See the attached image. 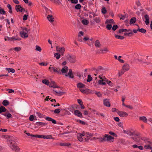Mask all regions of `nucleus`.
Here are the masks:
<instances>
[{
    "mask_svg": "<svg viewBox=\"0 0 152 152\" xmlns=\"http://www.w3.org/2000/svg\"><path fill=\"white\" fill-rule=\"evenodd\" d=\"M114 139L113 137L107 134H105L103 137H100L96 138L97 139L99 140V142H100L106 141L108 142L113 140Z\"/></svg>",
    "mask_w": 152,
    "mask_h": 152,
    "instance_id": "nucleus-1",
    "label": "nucleus"
},
{
    "mask_svg": "<svg viewBox=\"0 0 152 152\" xmlns=\"http://www.w3.org/2000/svg\"><path fill=\"white\" fill-rule=\"evenodd\" d=\"M130 69V66L129 64L125 63L122 66L121 70L118 71V75L119 77H121L126 71H128Z\"/></svg>",
    "mask_w": 152,
    "mask_h": 152,
    "instance_id": "nucleus-2",
    "label": "nucleus"
},
{
    "mask_svg": "<svg viewBox=\"0 0 152 152\" xmlns=\"http://www.w3.org/2000/svg\"><path fill=\"white\" fill-rule=\"evenodd\" d=\"M69 61L72 63H75L76 62V57L72 55H68L67 56Z\"/></svg>",
    "mask_w": 152,
    "mask_h": 152,
    "instance_id": "nucleus-3",
    "label": "nucleus"
},
{
    "mask_svg": "<svg viewBox=\"0 0 152 152\" xmlns=\"http://www.w3.org/2000/svg\"><path fill=\"white\" fill-rule=\"evenodd\" d=\"M49 69L50 70L51 72H52L53 71V72L61 75L60 70L59 68H57L55 67H50L49 68Z\"/></svg>",
    "mask_w": 152,
    "mask_h": 152,
    "instance_id": "nucleus-4",
    "label": "nucleus"
},
{
    "mask_svg": "<svg viewBox=\"0 0 152 152\" xmlns=\"http://www.w3.org/2000/svg\"><path fill=\"white\" fill-rule=\"evenodd\" d=\"M117 113L120 117H126L128 115V114L126 112L124 111H119L118 110H117Z\"/></svg>",
    "mask_w": 152,
    "mask_h": 152,
    "instance_id": "nucleus-5",
    "label": "nucleus"
},
{
    "mask_svg": "<svg viewBox=\"0 0 152 152\" xmlns=\"http://www.w3.org/2000/svg\"><path fill=\"white\" fill-rule=\"evenodd\" d=\"M10 147L12 150L16 152H18L19 151V148L17 146L16 144L15 143H14L12 145H10Z\"/></svg>",
    "mask_w": 152,
    "mask_h": 152,
    "instance_id": "nucleus-6",
    "label": "nucleus"
},
{
    "mask_svg": "<svg viewBox=\"0 0 152 152\" xmlns=\"http://www.w3.org/2000/svg\"><path fill=\"white\" fill-rule=\"evenodd\" d=\"M56 50L57 51L61 53L62 56L64 55V53L65 51V48L64 47H60L58 46L56 47Z\"/></svg>",
    "mask_w": 152,
    "mask_h": 152,
    "instance_id": "nucleus-7",
    "label": "nucleus"
},
{
    "mask_svg": "<svg viewBox=\"0 0 152 152\" xmlns=\"http://www.w3.org/2000/svg\"><path fill=\"white\" fill-rule=\"evenodd\" d=\"M140 134H137L133 135V136L132 137V138L135 141L137 142L138 141L140 140Z\"/></svg>",
    "mask_w": 152,
    "mask_h": 152,
    "instance_id": "nucleus-8",
    "label": "nucleus"
},
{
    "mask_svg": "<svg viewBox=\"0 0 152 152\" xmlns=\"http://www.w3.org/2000/svg\"><path fill=\"white\" fill-rule=\"evenodd\" d=\"M69 68L67 66H65L63 67L61 69V75L62 74H65L68 71Z\"/></svg>",
    "mask_w": 152,
    "mask_h": 152,
    "instance_id": "nucleus-9",
    "label": "nucleus"
},
{
    "mask_svg": "<svg viewBox=\"0 0 152 152\" xmlns=\"http://www.w3.org/2000/svg\"><path fill=\"white\" fill-rule=\"evenodd\" d=\"M49 86L50 87H51L54 88H60V87L56 85L54 81H52L49 84Z\"/></svg>",
    "mask_w": 152,
    "mask_h": 152,
    "instance_id": "nucleus-10",
    "label": "nucleus"
},
{
    "mask_svg": "<svg viewBox=\"0 0 152 152\" xmlns=\"http://www.w3.org/2000/svg\"><path fill=\"white\" fill-rule=\"evenodd\" d=\"M103 103L104 105L107 107H110V104L107 99H106L104 100Z\"/></svg>",
    "mask_w": 152,
    "mask_h": 152,
    "instance_id": "nucleus-11",
    "label": "nucleus"
},
{
    "mask_svg": "<svg viewBox=\"0 0 152 152\" xmlns=\"http://www.w3.org/2000/svg\"><path fill=\"white\" fill-rule=\"evenodd\" d=\"M53 91L55 93H54L56 95L61 96L64 93V92H62L59 90H57L55 89L53 90Z\"/></svg>",
    "mask_w": 152,
    "mask_h": 152,
    "instance_id": "nucleus-12",
    "label": "nucleus"
},
{
    "mask_svg": "<svg viewBox=\"0 0 152 152\" xmlns=\"http://www.w3.org/2000/svg\"><path fill=\"white\" fill-rule=\"evenodd\" d=\"M20 34L21 37L24 38H26L28 36L27 33L23 31H20Z\"/></svg>",
    "mask_w": 152,
    "mask_h": 152,
    "instance_id": "nucleus-13",
    "label": "nucleus"
},
{
    "mask_svg": "<svg viewBox=\"0 0 152 152\" xmlns=\"http://www.w3.org/2000/svg\"><path fill=\"white\" fill-rule=\"evenodd\" d=\"M74 113L76 115L79 117H83L82 113H81L80 112L79 110H76L74 112Z\"/></svg>",
    "mask_w": 152,
    "mask_h": 152,
    "instance_id": "nucleus-14",
    "label": "nucleus"
},
{
    "mask_svg": "<svg viewBox=\"0 0 152 152\" xmlns=\"http://www.w3.org/2000/svg\"><path fill=\"white\" fill-rule=\"evenodd\" d=\"M144 18L145 19V23L146 25H148L149 23V17L147 15H144Z\"/></svg>",
    "mask_w": 152,
    "mask_h": 152,
    "instance_id": "nucleus-15",
    "label": "nucleus"
},
{
    "mask_svg": "<svg viewBox=\"0 0 152 152\" xmlns=\"http://www.w3.org/2000/svg\"><path fill=\"white\" fill-rule=\"evenodd\" d=\"M95 46L97 48H100L101 47V45L100 44L99 41L98 40H96L94 42Z\"/></svg>",
    "mask_w": 152,
    "mask_h": 152,
    "instance_id": "nucleus-16",
    "label": "nucleus"
},
{
    "mask_svg": "<svg viewBox=\"0 0 152 152\" xmlns=\"http://www.w3.org/2000/svg\"><path fill=\"white\" fill-rule=\"evenodd\" d=\"M99 78L100 79V80L98 81V83L99 84L104 85H106V83L103 80V78L101 77L100 75L99 76Z\"/></svg>",
    "mask_w": 152,
    "mask_h": 152,
    "instance_id": "nucleus-17",
    "label": "nucleus"
},
{
    "mask_svg": "<svg viewBox=\"0 0 152 152\" xmlns=\"http://www.w3.org/2000/svg\"><path fill=\"white\" fill-rule=\"evenodd\" d=\"M45 119L46 120L48 121H51L52 123H53V124H56V121L50 117H47L45 118Z\"/></svg>",
    "mask_w": 152,
    "mask_h": 152,
    "instance_id": "nucleus-18",
    "label": "nucleus"
},
{
    "mask_svg": "<svg viewBox=\"0 0 152 152\" xmlns=\"http://www.w3.org/2000/svg\"><path fill=\"white\" fill-rule=\"evenodd\" d=\"M139 120L142 121L145 123H147L148 120L145 116H140L139 117Z\"/></svg>",
    "mask_w": 152,
    "mask_h": 152,
    "instance_id": "nucleus-19",
    "label": "nucleus"
},
{
    "mask_svg": "<svg viewBox=\"0 0 152 152\" xmlns=\"http://www.w3.org/2000/svg\"><path fill=\"white\" fill-rule=\"evenodd\" d=\"M22 7L20 5H16L15 7V10L18 12H22V10H21Z\"/></svg>",
    "mask_w": 152,
    "mask_h": 152,
    "instance_id": "nucleus-20",
    "label": "nucleus"
},
{
    "mask_svg": "<svg viewBox=\"0 0 152 152\" xmlns=\"http://www.w3.org/2000/svg\"><path fill=\"white\" fill-rule=\"evenodd\" d=\"M100 52H99V53L103 54L105 53V52H104V51H105L107 52H108L109 51L107 47L104 48L103 49H100Z\"/></svg>",
    "mask_w": 152,
    "mask_h": 152,
    "instance_id": "nucleus-21",
    "label": "nucleus"
},
{
    "mask_svg": "<svg viewBox=\"0 0 152 152\" xmlns=\"http://www.w3.org/2000/svg\"><path fill=\"white\" fill-rule=\"evenodd\" d=\"M48 20L51 22H53L54 21V18L51 15H49L47 16Z\"/></svg>",
    "mask_w": 152,
    "mask_h": 152,
    "instance_id": "nucleus-22",
    "label": "nucleus"
},
{
    "mask_svg": "<svg viewBox=\"0 0 152 152\" xmlns=\"http://www.w3.org/2000/svg\"><path fill=\"white\" fill-rule=\"evenodd\" d=\"M146 145L149 144H152V142H151L149 139L146 138H144V139H143Z\"/></svg>",
    "mask_w": 152,
    "mask_h": 152,
    "instance_id": "nucleus-23",
    "label": "nucleus"
},
{
    "mask_svg": "<svg viewBox=\"0 0 152 152\" xmlns=\"http://www.w3.org/2000/svg\"><path fill=\"white\" fill-rule=\"evenodd\" d=\"M132 147L134 148H138L140 150H143V148L142 145L138 146L137 145H132Z\"/></svg>",
    "mask_w": 152,
    "mask_h": 152,
    "instance_id": "nucleus-24",
    "label": "nucleus"
},
{
    "mask_svg": "<svg viewBox=\"0 0 152 152\" xmlns=\"http://www.w3.org/2000/svg\"><path fill=\"white\" fill-rule=\"evenodd\" d=\"M61 146H65L69 147L70 146L71 144L69 142L60 143L59 144Z\"/></svg>",
    "mask_w": 152,
    "mask_h": 152,
    "instance_id": "nucleus-25",
    "label": "nucleus"
},
{
    "mask_svg": "<svg viewBox=\"0 0 152 152\" xmlns=\"http://www.w3.org/2000/svg\"><path fill=\"white\" fill-rule=\"evenodd\" d=\"M35 124L37 126H45L47 124H46L45 123H43V122H37Z\"/></svg>",
    "mask_w": 152,
    "mask_h": 152,
    "instance_id": "nucleus-26",
    "label": "nucleus"
},
{
    "mask_svg": "<svg viewBox=\"0 0 152 152\" xmlns=\"http://www.w3.org/2000/svg\"><path fill=\"white\" fill-rule=\"evenodd\" d=\"M152 144H149L145 145L144 148L146 150L148 149H152V147L151 146Z\"/></svg>",
    "mask_w": 152,
    "mask_h": 152,
    "instance_id": "nucleus-27",
    "label": "nucleus"
},
{
    "mask_svg": "<svg viewBox=\"0 0 152 152\" xmlns=\"http://www.w3.org/2000/svg\"><path fill=\"white\" fill-rule=\"evenodd\" d=\"M89 90V89L88 88H85V89L81 88L80 89V91L84 94H86L88 92Z\"/></svg>",
    "mask_w": 152,
    "mask_h": 152,
    "instance_id": "nucleus-28",
    "label": "nucleus"
},
{
    "mask_svg": "<svg viewBox=\"0 0 152 152\" xmlns=\"http://www.w3.org/2000/svg\"><path fill=\"white\" fill-rule=\"evenodd\" d=\"M5 69L8 71V72H12V73H14L15 72V70L14 69L12 68H6Z\"/></svg>",
    "mask_w": 152,
    "mask_h": 152,
    "instance_id": "nucleus-29",
    "label": "nucleus"
},
{
    "mask_svg": "<svg viewBox=\"0 0 152 152\" xmlns=\"http://www.w3.org/2000/svg\"><path fill=\"white\" fill-rule=\"evenodd\" d=\"M77 87L81 89L85 87V85L81 83H79L77 84Z\"/></svg>",
    "mask_w": 152,
    "mask_h": 152,
    "instance_id": "nucleus-30",
    "label": "nucleus"
},
{
    "mask_svg": "<svg viewBox=\"0 0 152 152\" xmlns=\"http://www.w3.org/2000/svg\"><path fill=\"white\" fill-rule=\"evenodd\" d=\"M42 82L43 84H44L47 85H49L50 82H49V80H42Z\"/></svg>",
    "mask_w": 152,
    "mask_h": 152,
    "instance_id": "nucleus-31",
    "label": "nucleus"
},
{
    "mask_svg": "<svg viewBox=\"0 0 152 152\" xmlns=\"http://www.w3.org/2000/svg\"><path fill=\"white\" fill-rule=\"evenodd\" d=\"M2 104L4 106H7L9 105V102L7 100H4L2 102Z\"/></svg>",
    "mask_w": 152,
    "mask_h": 152,
    "instance_id": "nucleus-32",
    "label": "nucleus"
},
{
    "mask_svg": "<svg viewBox=\"0 0 152 152\" xmlns=\"http://www.w3.org/2000/svg\"><path fill=\"white\" fill-rule=\"evenodd\" d=\"M7 109L4 106H1L0 107V113L6 112Z\"/></svg>",
    "mask_w": 152,
    "mask_h": 152,
    "instance_id": "nucleus-33",
    "label": "nucleus"
},
{
    "mask_svg": "<svg viewBox=\"0 0 152 152\" xmlns=\"http://www.w3.org/2000/svg\"><path fill=\"white\" fill-rule=\"evenodd\" d=\"M65 76L66 77L69 76V78H74V75L73 73L68 72V74H65Z\"/></svg>",
    "mask_w": 152,
    "mask_h": 152,
    "instance_id": "nucleus-34",
    "label": "nucleus"
},
{
    "mask_svg": "<svg viewBox=\"0 0 152 152\" xmlns=\"http://www.w3.org/2000/svg\"><path fill=\"white\" fill-rule=\"evenodd\" d=\"M8 38V40L9 41H11L12 39H14L15 40H21V39L19 37H18L17 38H15V37H13L10 38Z\"/></svg>",
    "mask_w": 152,
    "mask_h": 152,
    "instance_id": "nucleus-35",
    "label": "nucleus"
},
{
    "mask_svg": "<svg viewBox=\"0 0 152 152\" xmlns=\"http://www.w3.org/2000/svg\"><path fill=\"white\" fill-rule=\"evenodd\" d=\"M137 30L138 31L142 33H145L146 32V30L143 28H137Z\"/></svg>",
    "mask_w": 152,
    "mask_h": 152,
    "instance_id": "nucleus-36",
    "label": "nucleus"
},
{
    "mask_svg": "<svg viewBox=\"0 0 152 152\" xmlns=\"http://www.w3.org/2000/svg\"><path fill=\"white\" fill-rule=\"evenodd\" d=\"M94 21L96 23H99L101 21L100 18L99 17H96L93 19Z\"/></svg>",
    "mask_w": 152,
    "mask_h": 152,
    "instance_id": "nucleus-37",
    "label": "nucleus"
},
{
    "mask_svg": "<svg viewBox=\"0 0 152 152\" xmlns=\"http://www.w3.org/2000/svg\"><path fill=\"white\" fill-rule=\"evenodd\" d=\"M109 23L114 24L115 22H114V20L113 19L110 20L107 19L105 21V23Z\"/></svg>",
    "mask_w": 152,
    "mask_h": 152,
    "instance_id": "nucleus-38",
    "label": "nucleus"
},
{
    "mask_svg": "<svg viewBox=\"0 0 152 152\" xmlns=\"http://www.w3.org/2000/svg\"><path fill=\"white\" fill-rule=\"evenodd\" d=\"M82 23L84 25H87L89 23L88 21L86 19H83L82 20Z\"/></svg>",
    "mask_w": 152,
    "mask_h": 152,
    "instance_id": "nucleus-39",
    "label": "nucleus"
},
{
    "mask_svg": "<svg viewBox=\"0 0 152 152\" xmlns=\"http://www.w3.org/2000/svg\"><path fill=\"white\" fill-rule=\"evenodd\" d=\"M136 21V18L134 17L132 18L130 20V24L135 23Z\"/></svg>",
    "mask_w": 152,
    "mask_h": 152,
    "instance_id": "nucleus-40",
    "label": "nucleus"
},
{
    "mask_svg": "<svg viewBox=\"0 0 152 152\" xmlns=\"http://www.w3.org/2000/svg\"><path fill=\"white\" fill-rule=\"evenodd\" d=\"M115 37L116 38L120 39H123L124 38L123 36L116 35V34L115 35Z\"/></svg>",
    "mask_w": 152,
    "mask_h": 152,
    "instance_id": "nucleus-41",
    "label": "nucleus"
},
{
    "mask_svg": "<svg viewBox=\"0 0 152 152\" xmlns=\"http://www.w3.org/2000/svg\"><path fill=\"white\" fill-rule=\"evenodd\" d=\"M93 93H95L96 95L98 97H101L102 96V94L99 92L95 91V92H93Z\"/></svg>",
    "mask_w": 152,
    "mask_h": 152,
    "instance_id": "nucleus-42",
    "label": "nucleus"
},
{
    "mask_svg": "<svg viewBox=\"0 0 152 152\" xmlns=\"http://www.w3.org/2000/svg\"><path fill=\"white\" fill-rule=\"evenodd\" d=\"M54 57L56 58L57 59H59L61 55L59 53H55L54 54Z\"/></svg>",
    "mask_w": 152,
    "mask_h": 152,
    "instance_id": "nucleus-43",
    "label": "nucleus"
},
{
    "mask_svg": "<svg viewBox=\"0 0 152 152\" xmlns=\"http://www.w3.org/2000/svg\"><path fill=\"white\" fill-rule=\"evenodd\" d=\"M44 139H54V138L52 137V136L51 135H45Z\"/></svg>",
    "mask_w": 152,
    "mask_h": 152,
    "instance_id": "nucleus-44",
    "label": "nucleus"
},
{
    "mask_svg": "<svg viewBox=\"0 0 152 152\" xmlns=\"http://www.w3.org/2000/svg\"><path fill=\"white\" fill-rule=\"evenodd\" d=\"M81 7V5L78 4L75 5V8L77 10H79L80 9Z\"/></svg>",
    "mask_w": 152,
    "mask_h": 152,
    "instance_id": "nucleus-45",
    "label": "nucleus"
},
{
    "mask_svg": "<svg viewBox=\"0 0 152 152\" xmlns=\"http://www.w3.org/2000/svg\"><path fill=\"white\" fill-rule=\"evenodd\" d=\"M109 134L110 135H112L114 136L115 137H117V135L115 134V133L112 132L110 131L109 132Z\"/></svg>",
    "mask_w": 152,
    "mask_h": 152,
    "instance_id": "nucleus-46",
    "label": "nucleus"
},
{
    "mask_svg": "<svg viewBox=\"0 0 152 152\" xmlns=\"http://www.w3.org/2000/svg\"><path fill=\"white\" fill-rule=\"evenodd\" d=\"M35 50H36L38 51L39 52H41L42 50V49L38 45H36V46Z\"/></svg>",
    "mask_w": 152,
    "mask_h": 152,
    "instance_id": "nucleus-47",
    "label": "nucleus"
},
{
    "mask_svg": "<svg viewBox=\"0 0 152 152\" xmlns=\"http://www.w3.org/2000/svg\"><path fill=\"white\" fill-rule=\"evenodd\" d=\"M102 12L103 14H105L107 12V10L105 7H103L102 9Z\"/></svg>",
    "mask_w": 152,
    "mask_h": 152,
    "instance_id": "nucleus-48",
    "label": "nucleus"
},
{
    "mask_svg": "<svg viewBox=\"0 0 152 152\" xmlns=\"http://www.w3.org/2000/svg\"><path fill=\"white\" fill-rule=\"evenodd\" d=\"M13 50L15 51L18 52L19 51L21 50V48L20 47H16L13 48Z\"/></svg>",
    "mask_w": 152,
    "mask_h": 152,
    "instance_id": "nucleus-49",
    "label": "nucleus"
},
{
    "mask_svg": "<svg viewBox=\"0 0 152 152\" xmlns=\"http://www.w3.org/2000/svg\"><path fill=\"white\" fill-rule=\"evenodd\" d=\"M77 139H78V140L80 141V142H82L83 140V139L82 137L81 136H79L78 135V134H77Z\"/></svg>",
    "mask_w": 152,
    "mask_h": 152,
    "instance_id": "nucleus-50",
    "label": "nucleus"
},
{
    "mask_svg": "<svg viewBox=\"0 0 152 152\" xmlns=\"http://www.w3.org/2000/svg\"><path fill=\"white\" fill-rule=\"evenodd\" d=\"M61 111V110L59 109H55L54 111V113H55L58 114Z\"/></svg>",
    "mask_w": 152,
    "mask_h": 152,
    "instance_id": "nucleus-51",
    "label": "nucleus"
},
{
    "mask_svg": "<svg viewBox=\"0 0 152 152\" xmlns=\"http://www.w3.org/2000/svg\"><path fill=\"white\" fill-rule=\"evenodd\" d=\"M106 28L108 30H110L112 27V25L111 24H108L106 26Z\"/></svg>",
    "mask_w": 152,
    "mask_h": 152,
    "instance_id": "nucleus-52",
    "label": "nucleus"
},
{
    "mask_svg": "<svg viewBox=\"0 0 152 152\" xmlns=\"http://www.w3.org/2000/svg\"><path fill=\"white\" fill-rule=\"evenodd\" d=\"M92 78L90 75H88V78L87 80V82H89L92 80Z\"/></svg>",
    "mask_w": 152,
    "mask_h": 152,
    "instance_id": "nucleus-53",
    "label": "nucleus"
},
{
    "mask_svg": "<svg viewBox=\"0 0 152 152\" xmlns=\"http://www.w3.org/2000/svg\"><path fill=\"white\" fill-rule=\"evenodd\" d=\"M118 26L116 25H114L112 28V29L113 31H115L116 30V29L118 28Z\"/></svg>",
    "mask_w": 152,
    "mask_h": 152,
    "instance_id": "nucleus-54",
    "label": "nucleus"
},
{
    "mask_svg": "<svg viewBox=\"0 0 152 152\" xmlns=\"http://www.w3.org/2000/svg\"><path fill=\"white\" fill-rule=\"evenodd\" d=\"M6 13V12L4 9H0V14H5Z\"/></svg>",
    "mask_w": 152,
    "mask_h": 152,
    "instance_id": "nucleus-55",
    "label": "nucleus"
},
{
    "mask_svg": "<svg viewBox=\"0 0 152 152\" xmlns=\"http://www.w3.org/2000/svg\"><path fill=\"white\" fill-rule=\"evenodd\" d=\"M126 134H128L130 136L133 135H134V133H133L130 131H127L126 132Z\"/></svg>",
    "mask_w": 152,
    "mask_h": 152,
    "instance_id": "nucleus-56",
    "label": "nucleus"
},
{
    "mask_svg": "<svg viewBox=\"0 0 152 152\" xmlns=\"http://www.w3.org/2000/svg\"><path fill=\"white\" fill-rule=\"evenodd\" d=\"M4 115L6 116L7 117V118H11L12 115L10 113H8L7 114H5Z\"/></svg>",
    "mask_w": 152,
    "mask_h": 152,
    "instance_id": "nucleus-57",
    "label": "nucleus"
},
{
    "mask_svg": "<svg viewBox=\"0 0 152 152\" xmlns=\"http://www.w3.org/2000/svg\"><path fill=\"white\" fill-rule=\"evenodd\" d=\"M93 136V134L91 133H89V132L86 133V137H89L90 136L92 137Z\"/></svg>",
    "mask_w": 152,
    "mask_h": 152,
    "instance_id": "nucleus-58",
    "label": "nucleus"
},
{
    "mask_svg": "<svg viewBox=\"0 0 152 152\" xmlns=\"http://www.w3.org/2000/svg\"><path fill=\"white\" fill-rule=\"evenodd\" d=\"M28 15H24L23 17V20H27Z\"/></svg>",
    "mask_w": 152,
    "mask_h": 152,
    "instance_id": "nucleus-59",
    "label": "nucleus"
},
{
    "mask_svg": "<svg viewBox=\"0 0 152 152\" xmlns=\"http://www.w3.org/2000/svg\"><path fill=\"white\" fill-rule=\"evenodd\" d=\"M39 65H41V66H46L48 64L47 63H45L44 62L39 63Z\"/></svg>",
    "mask_w": 152,
    "mask_h": 152,
    "instance_id": "nucleus-60",
    "label": "nucleus"
},
{
    "mask_svg": "<svg viewBox=\"0 0 152 152\" xmlns=\"http://www.w3.org/2000/svg\"><path fill=\"white\" fill-rule=\"evenodd\" d=\"M22 29L23 30H25L27 32L29 31L30 30V29H28L26 27L22 28Z\"/></svg>",
    "mask_w": 152,
    "mask_h": 152,
    "instance_id": "nucleus-61",
    "label": "nucleus"
},
{
    "mask_svg": "<svg viewBox=\"0 0 152 152\" xmlns=\"http://www.w3.org/2000/svg\"><path fill=\"white\" fill-rule=\"evenodd\" d=\"M107 83L108 85L111 86H113V83L110 81L108 80V82H107Z\"/></svg>",
    "mask_w": 152,
    "mask_h": 152,
    "instance_id": "nucleus-62",
    "label": "nucleus"
},
{
    "mask_svg": "<svg viewBox=\"0 0 152 152\" xmlns=\"http://www.w3.org/2000/svg\"><path fill=\"white\" fill-rule=\"evenodd\" d=\"M34 119V116L33 115H31L29 117V120L31 121H33Z\"/></svg>",
    "mask_w": 152,
    "mask_h": 152,
    "instance_id": "nucleus-63",
    "label": "nucleus"
},
{
    "mask_svg": "<svg viewBox=\"0 0 152 152\" xmlns=\"http://www.w3.org/2000/svg\"><path fill=\"white\" fill-rule=\"evenodd\" d=\"M84 34V32L82 31H80L79 33L78 36L79 37H80L81 35L83 36Z\"/></svg>",
    "mask_w": 152,
    "mask_h": 152,
    "instance_id": "nucleus-64",
    "label": "nucleus"
}]
</instances>
